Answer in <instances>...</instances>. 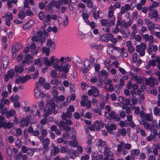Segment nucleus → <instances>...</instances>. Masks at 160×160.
Instances as JSON below:
<instances>
[{"label":"nucleus","instance_id":"obj_38","mask_svg":"<svg viewBox=\"0 0 160 160\" xmlns=\"http://www.w3.org/2000/svg\"><path fill=\"white\" fill-rule=\"evenodd\" d=\"M7 74L8 75L9 78H12L14 75V70L12 69H10L8 71Z\"/></svg>","mask_w":160,"mask_h":160},{"label":"nucleus","instance_id":"obj_41","mask_svg":"<svg viewBox=\"0 0 160 160\" xmlns=\"http://www.w3.org/2000/svg\"><path fill=\"white\" fill-rule=\"evenodd\" d=\"M43 62L47 67H50L51 66L49 60L48 59V58L47 57L44 58Z\"/></svg>","mask_w":160,"mask_h":160},{"label":"nucleus","instance_id":"obj_14","mask_svg":"<svg viewBox=\"0 0 160 160\" xmlns=\"http://www.w3.org/2000/svg\"><path fill=\"white\" fill-rule=\"evenodd\" d=\"M44 112L45 113L43 115V117L44 118H47L48 119V117L49 116V114L52 113V110L50 107H48L47 109L46 108L44 110Z\"/></svg>","mask_w":160,"mask_h":160},{"label":"nucleus","instance_id":"obj_51","mask_svg":"<svg viewBox=\"0 0 160 160\" xmlns=\"http://www.w3.org/2000/svg\"><path fill=\"white\" fill-rule=\"evenodd\" d=\"M42 50L43 53L45 52L46 55L47 56H48L49 55L50 51V49L49 48H48L45 49L44 47H43L42 48Z\"/></svg>","mask_w":160,"mask_h":160},{"label":"nucleus","instance_id":"obj_53","mask_svg":"<svg viewBox=\"0 0 160 160\" xmlns=\"http://www.w3.org/2000/svg\"><path fill=\"white\" fill-rule=\"evenodd\" d=\"M51 75L52 78L53 79H55L57 77V72L54 70H52L51 72Z\"/></svg>","mask_w":160,"mask_h":160},{"label":"nucleus","instance_id":"obj_23","mask_svg":"<svg viewBox=\"0 0 160 160\" xmlns=\"http://www.w3.org/2000/svg\"><path fill=\"white\" fill-rule=\"evenodd\" d=\"M104 155L105 157H111L113 156L112 153L110 151V149L108 147H106L104 149Z\"/></svg>","mask_w":160,"mask_h":160},{"label":"nucleus","instance_id":"obj_26","mask_svg":"<svg viewBox=\"0 0 160 160\" xmlns=\"http://www.w3.org/2000/svg\"><path fill=\"white\" fill-rule=\"evenodd\" d=\"M117 151L118 152H121L122 149L123 150L125 148V143L123 142H120V144H118L117 146Z\"/></svg>","mask_w":160,"mask_h":160},{"label":"nucleus","instance_id":"obj_60","mask_svg":"<svg viewBox=\"0 0 160 160\" xmlns=\"http://www.w3.org/2000/svg\"><path fill=\"white\" fill-rule=\"evenodd\" d=\"M159 112V108L157 106L154 107L153 109V113L155 115H158Z\"/></svg>","mask_w":160,"mask_h":160},{"label":"nucleus","instance_id":"obj_9","mask_svg":"<svg viewBox=\"0 0 160 160\" xmlns=\"http://www.w3.org/2000/svg\"><path fill=\"white\" fill-rule=\"evenodd\" d=\"M51 147L53 149L51 151V154L53 156H55L59 152V149L57 146H55L54 143L52 144Z\"/></svg>","mask_w":160,"mask_h":160},{"label":"nucleus","instance_id":"obj_22","mask_svg":"<svg viewBox=\"0 0 160 160\" xmlns=\"http://www.w3.org/2000/svg\"><path fill=\"white\" fill-rule=\"evenodd\" d=\"M44 59V57H42L40 58H38L34 60V62L35 65H38L39 67L41 66L43 63V61Z\"/></svg>","mask_w":160,"mask_h":160},{"label":"nucleus","instance_id":"obj_17","mask_svg":"<svg viewBox=\"0 0 160 160\" xmlns=\"http://www.w3.org/2000/svg\"><path fill=\"white\" fill-rule=\"evenodd\" d=\"M67 153L69 154V157L70 158L74 159L76 157V154L73 149L68 150Z\"/></svg>","mask_w":160,"mask_h":160},{"label":"nucleus","instance_id":"obj_50","mask_svg":"<svg viewBox=\"0 0 160 160\" xmlns=\"http://www.w3.org/2000/svg\"><path fill=\"white\" fill-rule=\"evenodd\" d=\"M2 63L3 68H5L7 67L8 63V57L6 58V60H2Z\"/></svg>","mask_w":160,"mask_h":160},{"label":"nucleus","instance_id":"obj_2","mask_svg":"<svg viewBox=\"0 0 160 160\" xmlns=\"http://www.w3.org/2000/svg\"><path fill=\"white\" fill-rule=\"evenodd\" d=\"M84 67L82 68V70L84 73H87L92 67V63L91 61L86 58H84L83 62Z\"/></svg>","mask_w":160,"mask_h":160},{"label":"nucleus","instance_id":"obj_15","mask_svg":"<svg viewBox=\"0 0 160 160\" xmlns=\"http://www.w3.org/2000/svg\"><path fill=\"white\" fill-rule=\"evenodd\" d=\"M24 69L22 66L16 65L15 67L14 71L16 74H20L23 72Z\"/></svg>","mask_w":160,"mask_h":160},{"label":"nucleus","instance_id":"obj_48","mask_svg":"<svg viewBox=\"0 0 160 160\" xmlns=\"http://www.w3.org/2000/svg\"><path fill=\"white\" fill-rule=\"evenodd\" d=\"M156 61L155 59H154L153 60H150L148 62V65L150 66H152L153 67L155 66L156 64Z\"/></svg>","mask_w":160,"mask_h":160},{"label":"nucleus","instance_id":"obj_63","mask_svg":"<svg viewBox=\"0 0 160 160\" xmlns=\"http://www.w3.org/2000/svg\"><path fill=\"white\" fill-rule=\"evenodd\" d=\"M59 62L60 61L58 58L55 59V62L53 64V67L54 68H56L57 67V66H58Z\"/></svg>","mask_w":160,"mask_h":160},{"label":"nucleus","instance_id":"obj_34","mask_svg":"<svg viewBox=\"0 0 160 160\" xmlns=\"http://www.w3.org/2000/svg\"><path fill=\"white\" fill-rule=\"evenodd\" d=\"M60 149V151L62 153H64L65 152H67V153L68 150H69L67 145L65 146H62V145H61V148Z\"/></svg>","mask_w":160,"mask_h":160},{"label":"nucleus","instance_id":"obj_10","mask_svg":"<svg viewBox=\"0 0 160 160\" xmlns=\"http://www.w3.org/2000/svg\"><path fill=\"white\" fill-rule=\"evenodd\" d=\"M48 102L49 103H48V107H50L52 110H54L53 113L54 114H56L58 112V111L56 110H54L56 108L55 101L51 99L50 101H48Z\"/></svg>","mask_w":160,"mask_h":160},{"label":"nucleus","instance_id":"obj_59","mask_svg":"<svg viewBox=\"0 0 160 160\" xmlns=\"http://www.w3.org/2000/svg\"><path fill=\"white\" fill-rule=\"evenodd\" d=\"M152 45L149 44L148 45V47L147 49L148 52L150 55L152 54Z\"/></svg>","mask_w":160,"mask_h":160},{"label":"nucleus","instance_id":"obj_32","mask_svg":"<svg viewBox=\"0 0 160 160\" xmlns=\"http://www.w3.org/2000/svg\"><path fill=\"white\" fill-rule=\"evenodd\" d=\"M15 114V111L13 109H11L6 113V117L8 119H9L11 117L14 115Z\"/></svg>","mask_w":160,"mask_h":160},{"label":"nucleus","instance_id":"obj_20","mask_svg":"<svg viewBox=\"0 0 160 160\" xmlns=\"http://www.w3.org/2000/svg\"><path fill=\"white\" fill-rule=\"evenodd\" d=\"M19 78H20L21 82L22 83H24L30 79L31 78V77L29 75H26L23 77L20 76L19 77Z\"/></svg>","mask_w":160,"mask_h":160},{"label":"nucleus","instance_id":"obj_25","mask_svg":"<svg viewBox=\"0 0 160 160\" xmlns=\"http://www.w3.org/2000/svg\"><path fill=\"white\" fill-rule=\"evenodd\" d=\"M148 16L151 19H152L153 18H157L158 16V11L157 10H154L153 12L149 13Z\"/></svg>","mask_w":160,"mask_h":160},{"label":"nucleus","instance_id":"obj_30","mask_svg":"<svg viewBox=\"0 0 160 160\" xmlns=\"http://www.w3.org/2000/svg\"><path fill=\"white\" fill-rule=\"evenodd\" d=\"M118 133L117 134L116 136H118L119 134L122 135L123 136H125L126 135V129L124 128H122L121 129H119L118 131Z\"/></svg>","mask_w":160,"mask_h":160},{"label":"nucleus","instance_id":"obj_55","mask_svg":"<svg viewBox=\"0 0 160 160\" xmlns=\"http://www.w3.org/2000/svg\"><path fill=\"white\" fill-rule=\"evenodd\" d=\"M67 110L71 112H73L75 111V108L73 105H70L69 106L68 108H67Z\"/></svg>","mask_w":160,"mask_h":160},{"label":"nucleus","instance_id":"obj_49","mask_svg":"<svg viewBox=\"0 0 160 160\" xmlns=\"http://www.w3.org/2000/svg\"><path fill=\"white\" fill-rule=\"evenodd\" d=\"M30 21H29L26 22L25 24L23 26L22 28L25 30H28L30 29L31 27V25H29V23H30Z\"/></svg>","mask_w":160,"mask_h":160},{"label":"nucleus","instance_id":"obj_62","mask_svg":"<svg viewBox=\"0 0 160 160\" xmlns=\"http://www.w3.org/2000/svg\"><path fill=\"white\" fill-rule=\"evenodd\" d=\"M48 134L47 131L45 129H43L41 131V135L42 137L44 138L47 136Z\"/></svg>","mask_w":160,"mask_h":160},{"label":"nucleus","instance_id":"obj_3","mask_svg":"<svg viewBox=\"0 0 160 160\" xmlns=\"http://www.w3.org/2000/svg\"><path fill=\"white\" fill-rule=\"evenodd\" d=\"M5 118L4 117L1 116V128L3 127L4 129L6 128L10 129L14 126L13 123L8 122H7L4 121Z\"/></svg>","mask_w":160,"mask_h":160},{"label":"nucleus","instance_id":"obj_8","mask_svg":"<svg viewBox=\"0 0 160 160\" xmlns=\"http://www.w3.org/2000/svg\"><path fill=\"white\" fill-rule=\"evenodd\" d=\"M110 34H111V33L110 32H107V34H103L100 37L99 39L101 41L107 42L110 40V37H109V35Z\"/></svg>","mask_w":160,"mask_h":160},{"label":"nucleus","instance_id":"obj_18","mask_svg":"<svg viewBox=\"0 0 160 160\" xmlns=\"http://www.w3.org/2000/svg\"><path fill=\"white\" fill-rule=\"evenodd\" d=\"M153 120L152 115L151 113L146 114L145 116L142 120H144L146 121L151 122Z\"/></svg>","mask_w":160,"mask_h":160},{"label":"nucleus","instance_id":"obj_35","mask_svg":"<svg viewBox=\"0 0 160 160\" xmlns=\"http://www.w3.org/2000/svg\"><path fill=\"white\" fill-rule=\"evenodd\" d=\"M108 74L105 70H102L101 71L99 72H98V75L99 77H102L103 76H105V78H107L108 77Z\"/></svg>","mask_w":160,"mask_h":160},{"label":"nucleus","instance_id":"obj_36","mask_svg":"<svg viewBox=\"0 0 160 160\" xmlns=\"http://www.w3.org/2000/svg\"><path fill=\"white\" fill-rule=\"evenodd\" d=\"M34 93L35 97L38 98L40 96L41 92L39 87H36L34 89Z\"/></svg>","mask_w":160,"mask_h":160},{"label":"nucleus","instance_id":"obj_7","mask_svg":"<svg viewBox=\"0 0 160 160\" xmlns=\"http://www.w3.org/2000/svg\"><path fill=\"white\" fill-rule=\"evenodd\" d=\"M105 128L107 130V132L110 134L112 133L113 130H115L116 128V126L114 123H111L109 126V124H107L105 125Z\"/></svg>","mask_w":160,"mask_h":160},{"label":"nucleus","instance_id":"obj_6","mask_svg":"<svg viewBox=\"0 0 160 160\" xmlns=\"http://www.w3.org/2000/svg\"><path fill=\"white\" fill-rule=\"evenodd\" d=\"M148 122L140 119L139 123L140 124L143 125L145 128L148 130H151L152 129V123H149Z\"/></svg>","mask_w":160,"mask_h":160},{"label":"nucleus","instance_id":"obj_12","mask_svg":"<svg viewBox=\"0 0 160 160\" xmlns=\"http://www.w3.org/2000/svg\"><path fill=\"white\" fill-rule=\"evenodd\" d=\"M47 45L50 48L51 50L53 51L55 48V44L54 42L52 41L51 39H48L46 43Z\"/></svg>","mask_w":160,"mask_h":160},{"label":"nucleus","instance_id":"obj_54","mask_svg":"<svg viewBox=\"0 0 160 160\" xmlns=\"http://www.w3.org/2000/svg\"><path fill=\"white\" fill-rule=\"evenodd\" d=\"M92 111L95 113H98L99 115H101V109L98 108H93L92 109Z\"/></svg>","mask_w":160,"mask_h":160},{"label":"nucleus","instance_id":"obj_52","mask_svg":"<svg viewBox=\"0 0 160 160\" xmlns=\"http://www.w3.org/2000/svg\"><path fill=\"white\" fill-rule=\"evenodd\" d=\"M56 124L59 127H62L63 128L65 125V122L64 121L61 120L59 122H58L57 123H56Z\"/></svg>","mask_w":160,"mask_h":160},{"label":"nucleus","instance_id":"obj_43","mask_svg":"<svg viewBox=\"0 0 160 160\" xmlns=\"http://www.w3.org/2000/svg\"><path fill=\"white\" fill-rule=\"evenodd\" d=\"M152 129L153 128H155L156 129L159 128V125L158 124L157 122L155 121H152Z\"/></svg>","mask_w":160,"mask_h":160},{"label":"nucleus","instance_id":"obj_29","mask_svg":"<svg viewBox=\"0 0 160 160\" xmlns=\"http://www.w3.org/2000/svg\"><path fill=\"white\" fill-rule=\"evenodd\" d=\"M124 47H122L120 49V53L122 58H126L128 56V53Z\"/></svg>","mask_w":160,"mask_h":160},{"label":"nucleus","instance_id":"obj_37","mask_svg":"<svg viewBox=\"0 0 160 160\" xmlns=\"http://www.w3.org/2000/svg\"><path fill=\"white\" fill-rule=\"evenodd\" d=\"M45 9L48 11H51L52 9V5L47 2H46L45 5Z\"/></svg>","mask_w":160,"mask_h":160},{"label":"nucleus","instance_id":"obj_28","mask_svg":"<svg viewBox=\"0 0 160 160\" xmlns=\"http://www.w3.org/2000/svg\"><path fill=\"white\" fill-rule=\"evenodd\" d=\"M91 88L93 90V96L94 97H96L97 96H98L99 92L98 88L94 86H92Z\"/></svg>","mask_w":160,"mask_h":160},{"label":"nucleus","instance_id":"obj_44","mask_svg":"<svg viewBox=\"0 0 160 160\" xmlns=\"http://www.w3.org/2000/svg\"><path fill=\"white\" fill-rule=\"evenodd\" d=\"M106 144V142L103 141L102 140L100 139L98 140V146L102 147L104 146Z\"/></svg>","mask_w":160,"mask_h":160},{"label":"nucleus","instance_id":"obj_19","mask_svg":"<svg viewBox=\"0 0 160 160\" xmlns=\"http://www.w3.org/2000/svg\"><path fill=\"white\" fill-rule=\"evenodd\" d=\"M146 48V46L143 42L141 43L140 45H137L136 47V51L138 53L143 49H145Z\"/></svg>","mask_w":160,"mask_h":160},{"label":"nucleus","instance_id":"obj_13","mask_svg":"<svg viewBox=\"0 0 160 160\" xmlns=\"http://www.w3.org/2000/svg\"><path fill=\"white\" fill-rule=\"evenodd\" d=\"M109 114L110 118L112 119L115 120L116 121H119L120 119L118 115V114H115L113 111H111Z\"/></svg>","mask_w":160,"mask_h":160},{"label":"nucleus","instance_id":"obj_39","mask_svg":"<svg viewBox=\"0 0 160 160\" xmlns=\"http://www.w3.org/2000/svg\"><path fill=\"white\" fill-rule=\"evenodd\" d=\"M109 37H110V40L114 45H116L117 43V39L114 38L113 36L112 33L109 35Z\"/></svg>","mask_w":160,"mask_h":160},{"label":"nucleus","instance_id":"obj_47","mask_svg":"<svg viewBox=\"0 0 160 160\" xmlns=\"http://www.w3.org/2000/svg\"><path fill=\"white\" fill-rule=\"evenodd\" d=\"M58 83V80L57 79H52L51 81V84L52 85H54L55 84V85L54 87H55V86L56 87H57V85Z\"/></svg>","mask_w":160,"mask_h":160},{"label":"nucleus","instance_id":"obj_31","mask_svg":"<svg viewBox=\"0 0 160 160\" xmlns=\"http://www.w3.org/2000/svg\"><path fill=\"white\" fill-rule=\"evenodd\" d=\"M21 10L22 11L19 12L18 17L20 19H24L25 17V14L24 12V8H22Z\"/></svg>","mask_w":160,"mask_h":160},{"label":"nucleus","instance_id":"obj_5","mask_svg":"<svg viewBox=\"0 0 160 160\" xmlns=\"http://www.w3.org/2000/svg\"><path fill=\"white\" fill-rule=\"evenodd\" d=\"M101 24L105 27L103 28V30L107 32H110V30L108 21L105 19H102L101 20Z\"/></svg>","mask_w":160,"mask_h":160},{"label":"nucleus","instance_id":"obj_33","mask_svg":"<svg viewBox=\"0 0 160 160\" xmlns=\"http://www.w3.org/2000/svg\"><path fill=\"white\" fill-rule=\"evenodd\" d=\"M45 16V12L42 11H41L39 13L38 15V18L41 20H44Z\"/></svg>","mask_w":160,"mask_h":160},{"label":"nucleus","instance_id":"obj_42","mask_svg":"<svg viewBox=\"0 0 160 160\" xmlns=\"http://www.w3.org/2000/svg\"><path fill=\"white\" fill-rule=\"evenodd\" d=\"M157 82V80L154 79L152 78H151V80L149 85V86L151 88L154 87L155 84H156Z\"/></svg>","mask_w":160,"mask_h":160},{"label":"nucleus","instance_id":"obj_11","mask_svg":"<svg viewBox=\"0 0 160 160\" xmlns=\"http://www.w3.org/2000/svg\"><path fill=\"white\" fill-rule=\"evenodd\" d=\"M42 143L43 144V147L45 151L48 152L49 150L48 145L50 144V141L48 138H46L42 141Z\"/></svg>","mask_w":160,"mask_h":160},{"label":"nucleus","instance_id":"obj_57","mask_svg":"<svg viewBox=\"0 0 160 160\" xmlns=\"http://www.w3.org/2000/svg\"><path fill=\"white\" fill-rule=\"evenodd\" d=\"M131 152L132 153V154H134V155H136L137 156H138L139 155L140 151L138 149L132 150Z\"/></svg>","mask_w":160,"mask_h":160},{"label":"nucleus","instance_id":"obj_40","mask_svg":"<svg viewBox=\"0 0 160 160\" xmlns=\"http://www.w3.org/2000/svg\"><path fill=\"white\" fill-rule=\"evenodd\" d=\"M93 16L94 18L95 19H97L99 18L100 16V13L99 11H94L93 14Z\"/></svg>","mask_w":160,"mask_h":160},{"label":"nucleus","instance_id":"obj_1","mask_svg":"<svg viewBox=\"0 0 160 160\" xmlns=\"http://www.w3.org/2000/svg\"><path fill=\"white\" fill-rule=\"evenodd\" d=\"M31 117V115L29 114L28 116H26L25 117H24L22 118L19 117V118H20V126L22 128H24L25 126L27 127L29 125Z\"/></svg>","mask_w":160,"mask_h":160},{"label":"nucleus","instance_id":"obj_21","mask_svg":"<svg viewBox=\"0 0 160 160\" xmlns=\"http://www.w3.org/2000/svg\"><path fill=\"white\" fill-rule=\"evenodd\" d=\"M20 48L21 47L19 44H15L13 45L12 48L11 50L12 53L13 54H14L16 52L19 50Z\"/></svg>","mask_w":160,"mask_h":160},{"label":"nucleus","instance_id":"obj_27","mask_svg":"<svg viewBox=\"0 0 160 160\" xmlns=\"http://www.w3.org/2000/svg\"><path fill=\"white\" fill-rule=\"evenodd\" d=\"M64 65H63V71L65 73H67L69 71V69L70 68L71 65L70 64L64 63Z\"/></svg>","mask_w":160,"mask_h":160},{"label":"nucleus","instance_id":"obj_61","mask_svg":"<svg viewBox=\"0 0 160 160\" xmlns=\"http://www.w3.org/2000/svg\"><path fill=\"white\" fill-rule=\"evenodd\" d=\"M94 125L97 130H99L100 129V121H96L94 123Z\"/></svg>","mask_w":160,"mask_h":160},{"label":"nucleus","instance_id":"obj_56","mask_svg":"<svg viewBox=\"0 0 160 160\" xmlns=\"http://www.w3.org/2000/svg\"><path fill=\"white\" fill-rule=\"evenodd\" d=\"M26 14L27 16H32L33 15V12L31 11L30 9H28L26 11Z\"/></svg>","mask_w":160,"mask_h":160},{"label":"nucleus","instance_id":"obj_4","mask_svg":"<svg viewBox=\"0 0 160 160\" xmlns=\"http://www.w3.org/2000/svg\"><path fill=\"white\" fill-rule=\"evenodd\" d=\"M2 18H5V23L6 26L9 27L11 25L10 21L13 19L12 14L11 12H8L5 14Z\"/></svg>","mask_w":160,"mask_h":160},{"label":"nucleus","instance_id":"obj_24","mask_svg":"<svg viewBox=\"0 0 160 160\" xmlns=\"http://www.w3.org/2000/svg\"><path fill=\"white\" fill-rule=\"evenodd\" d=\"M9 101L8 99L2 98L1 100V109L4 107V104L8 105Z\"/></svg>","mask_w":160,"mask_h":160},{"label":"nucleus","instance_id":"obj_16","mask_svg":"<svg viewBox=\"0 0 160 160\" xmlns=\"http://www.w3.org/2000/svg\"><path fill=\"white\" fill-rule=\"evenodd\" d=\"M132 23V22L129 19L128 22H125L124 20L123 24H122V28H124L126 29H127V31H129V30L128 29L129 27L131 26Z\"/></svg>","mask_w":160,"mask_h":160},{"label":"nucleus","instance_id":"obj_64","mask_svg":"<svg viewBox=\"0 0 160 160\" xmlns=\"http://www.w3.org/2000/svg\"><path fill=\"white\" fill-rule=\"evenodd\" d=\"M22 154L21 152H19L18 154H16V156L15 157V160H20L21 159L22 157Z\"/></svg>","mask_w":160,"mask_h":160},{"label":"nucleus","instance_id":"obj_58","mask_svg":"<svg viewBox=\"0 0 160 160\" xmlns=\"http://www.w3.org/2000/svg\"><path fill=\"white\" fill-rule=\"evenodd\" d=\"M81 16L84 20H87L89 18V15L88 14L84 12L82 13Z\"/></svg>","mask_w":160,"mask_h":160},{"label":"nucleus","instance_id":"obj_46","mask_svg":"<svg viewBox=\"0 0 160 160\" xmlns=\"http://www.w3.org/2000/svg\"><path fill=\"white\" fill-rule=\"evenodd\" d=\"M87 7L89 8H93V3L92 1L91 0H88V1L86 3Z\"/></svg>","mask_w":160,"mask_h":160},{"label":"nucleus","instance_id":"obj_45","mask_svg":"<svg viewBox=\"0 0 160 160\" xmlns=\"http://www.w3.org/2000/svg\"><path fill=\"white\" fill-rule=\"evenodd\" d=\"M115 20V17H112L108 19V22H109V27L111 26L112 25L114 24Z\"/></svg>","mask_w":160,"mask_h":160}]
</instances>
